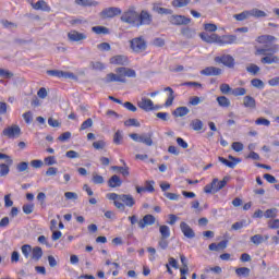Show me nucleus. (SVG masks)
Here are the masks:
<instances>
[{
    "label": "nucleus",
    "mask_w": 279,
    "mask_h": 279,
    "mask_svg": "<svg viewBox=\"0 0 279 279\" xmlns=\"http://www.w3.org/2000/svg\"><path fill=\"white\" fill-rule=\"evenodd\" d=\"M279 50V45L268 46L263 48H256V56H265L260 59L262 64H279V57L276 56Z\"/></svg>",
    "instance_id": "1"
},
{
    "label": "nucleus",
    "mask_w": 279,
    "mask_h": 279,
    "mask_svg": "<svg viewBox=\"0 0 279 279\" xmlns=\"http://www.w3.org/2000/svg\"><path fill=\"white\" fill-rule=\"evenodd\" d=\"M120 21L136 27L138 23V12H136V7H130L126 11H124L120 17Z\"/></svg>",
    "instance_id": "2"
},
{
    "label": "nucleus",
    "mask_w": 279,
    "mask_h": 279,
    "mask_svg": "<svg viewBox=\"0 0 279 279\" xmlns=\"http://www.w3.org/2000/svg\"><path fill=\"white\" fill-rule=\"evenodd\" d=\"M130 47L134 53H143L147 49V41H145L143 36L135 37L130 40Z\"/></svg>",
    "instance_id": "3"
},
{
    "label": "nucleus",
    "mask_w": 279,
    "mask_h": 279,
    "mask_svg": "<svg viewBox=\"0 0 279 279\" xmlns=\"http://www.w3.org/2000/svg\"><path fill=\"white\" fill-rule=\"evenodd\" d=\"M129 136L132 138V141H135V143H144V145H147V147H151V145H154V140H151L154 133L142 135H138L137 133H131Z\"/></svg>",
    "instance_id": "4"
},
{
    "label": "nucleus",
    "mask_w": 279,
    "mask_h": 279,
    "mask_svg": "<svg viewBox=\"0 0 279 279\" xmlns=\"http://www.w3.org/2000/svg\"><path fill=\"white\" fill-rule=\"evenodd\" d=\"M1 160L3 161L1 163V175H8V173H10V167L14 165V160L5 154H1Z\"/></svg>",
    "instance_id": "5"
},
{
    "label": "nucleus",
    "mask_w": 279,
    "mask_h": 279,
    "mask_svg": "<svg viewBox=\"0 0 279 279\" xmlns=\"http://www.w3.org/2000/svg\"><path fill=\"white\" fill-rule=\"evenodd\" d=\"M154 17L151 14L145 10H142L138 14L136 27H141L143 25H151Z\"/></svg>",
    "instance_id": "6"
},
{
    "label": "nucleus",
    "mask_w": 279,
    "mask_h": 279,
    "mask_svg": "<svg viewBox=\"0 0 279 279\" xmlns=\"http://www.w3.org/2000/svg\"><path fill=\"white\" fill-rule=\"evenodd\" d=\"M217 64H223L228 69H234V57L231 54H222L221 57H215Z\"/></svg>",
    "instance_id": "7"
},
{
    "label": "nucleus",
    "mask_w": 279,
    "mask_h": 279,
    "mask_svg": "<svg viewBox=\"0 0 279 279\" xmlns=\"http://www.w3.org/2000/svg\"><path fill=\"white\" fill-rule=\"evenodd\" d=\"M3 136L7 138H19L21 136V128L19 125H11L3 130Z\"/></svg>",
    "instance_id": "8"
},
{
    "label": "nucleus",
    "mask_w": 279,
    "mask_h": 279,
    "mask_svg": "<svg viewBox=\"0 0 279 279\" xmlns=\"http://www.w3.org/2000/svg\"><path fill=\"white\" fill-rule=\"evenodd\" d=\"M137 106L142 110H145V112H151V110H158V106L154 107V101L145 97H143L141 101L137 102Z\"/></svg>",
    "instance_id": "9"
},
{
    "label": "nucleus",
    "mask_w": 279,
    "mask_h": 279,
    "mask_svg": "<svg viewBox=\"0 0 279 279\" xmlns=\"http://www.w3.org/2000/svg\"><path fill=\"white\" fill-rule=\"evenodd\" d=\"M168 21L171 25H189L191 23V19L184 15H170L168 16Z\"/></svg>",
    "instance_id": "10"
},
{
    "label": "nucleus",
    "mask_w": 279,
    "mask_h": 279,
    "mask_svg": "<svg viewBox=\"0 0 279 279\" xmlns=\"http://www.w3.org/2000/svg\"><path fill=\"white\" fill-rule=\"evenodd\" d=\"M121 14V9L117 7H110L101 11L100 16L102 19H114V16H119Z\"/></svg>",
    "instance_id": "11"
},
{
    "label": "nucleus",
    "mask_w": 279,
    "mask_h": 279,
    "mask_svg": "<svg viewBox=\"0 0 279 279\" xmlns=\"http://www.w3.org/2000/svg\"><path fill=\"white\" fill-rule=\"evenodd\" d=\"M155 223L156 217H154L151 214H147L138 221V228H141V230H145L147 226H154Z\"/></svg>",
    "instance_id": "12"
},
{
    "label": "nucleus",
    "mask_w": 279,
    "mask_h": 279,
    "mask_svg": "<svg viewBox=\"0 0 279 279\" xmlns=\"http://www.w3.org/2000/svg\"><path fill=\"white\" fill-rule=\"evenodd\" d=\"M199 38L202 40H204V43H207L208 45H213V44L219 45V35L218 34L213 33V34L208 35V33H201Z\"/></svg>",
    "instance_id": "13"
},
{
    "label": "nucleus",
    "mask_w": 279,
    "mask_h": 279,
    "mask_svg": "<svg viewBox=\"0 0 279 279\" xmlns=\"http://www.w3.org/2000/svg\"><path fill=\"white\" fill-rule=\"evenodd\" d=\"M228 158L229 160L223 157H219L218 160L219 162H222V165H226V167H229V169H234V167L241 162V158L233 157L232 155H229Z\"/></svg>",
    "instance_id": "14"
},
{
    "label": "nucleus",
    "mask_w": 279,
    "mask_h": 279,
    "mask_svg": "<svg viewBox=\"0 0 279 279\" xmlns=\"http://www.w3.org/2000/svg\"><path fill=\"white\" fill-rule=\"evenodd\" d=\"M180 229L186 239H195V231L193 230V228H191V226H189V223L182 221L180 223Z\"/></svg>",
    "instance_id": "15"
},
{
    "label": "nucleus",
    "mask_w": 279,
    "mask_h": 279,
    "mask_svg": "<svg viewBox=\"0 0 279 279\" xmlns=\"http://www.w3.org/2000/svg\"><path fill=\"white\" fill-rule=\"evenodd\" d=\"M106 84H110V82H121L122 84H125L126 80L123 77L122 73H109L105 77Z\"/></svg>",
    "instance_id": "16"
},
{
    "label": "nucleus",
    "mask_w": 279,
    "mask_h": 279,
    "mask_svg": "<svg viewBox=\"0 0 279 279\" xmlns=\"http://www.w3.org/2000/svg\"><path fill=\"white\" fill-rule=\"evenodd\" d=\"M68 38L71 43H80V40H86L87 36L84 33L71 31L70 33H68Z\"/></svg>",
    "instance_id": "17"
},
{
    "label": "nucleus",
    "mask_w": 279,
    "mask_h": 279,
    "mask_svg": "<svg viewBox=\"0 0 279 279\" xmlns=\"http://www.w3.org/2000/svg\"><path fill=\"white\" fill-rule=\"evenodd\" d=\"M236 40V35L219 36L218 45H220V47H222L223 45H234Z\"/></svg>",
    "instance_id": "18"
},
{
    "label": "nucleus",
    "mask_w": 279,
    "mask_h": 279,
    "mask_svg": "<svg viewBox=\"0 0 279 279\" xmlns=\"http://www.w3.org/2000/svg\"><path fill=\"white\" fill-rule=\"evenodd\" d=\"M222 70L220 68L207 66L201 71V75L217 76L221 75Z\"/></svg>",
    "instance_id": "19"
},
{
    "label": "nucleus",
    "mask_w": 279,
    "mask_h": 279,
    "mask_svg": "<svg viewBox=\"0 0 279 279\" xmlns=\"http://www.w3.org/2000/svg\"><path fill=\"white\" fill-rule=\"evenodd\" d=\"M34 10H41L43 12H51V7L47 4L45 0H39L36 3H32Z\"/></svg>",
    "instance_id": "20"
},
{
    "label": "nucleus",
    "mask_w": 279,
    "mask_h": 279,
    "mask_svg": "<svg viewBox=\"0 0 279 279\" xmlns=\"http://www.w3.org/2000/svg\"><path fill=\"white\" fill-rule=\"evenodd\" d=\"M116 73H122V77H136V71L130 68H118L116 69Z\"/></svg>",
    "instance_id": "21"
},
{
    "label": "nucleus",
    "mask_w": 279,
    "mask_h": 279,
    "mask_svg": "<svg viewBox=\"0 0 279 279\" xmlns=\"http://www.w3.org/2000/svg\"><path fill=\"white\" fill-rule=\"evenodd\" d=\"M110 64L125 65L128 64V58L123 54H117L110 59Z\"/></svg>",
    "instance_id": "22"
},
{
    "label": "nucleus",
    "mask_w": 279,
    "mask_h": 279,
    "mask_svg": "<svg viewBox=\"0 0 279 279\" xmlns=\"http://www.w3.org/2000/svg\"><path fill=\"white\" fill-rule=\"evenodd\" d=\"M243 106L250 110H256V99L252 96H245L243 98Z\"/></svg>",
    "instance_id": "23"
},
{
    "label": "nucleus",
    "mask_w": 279,
    "mask_h": 279,
    "mask_svg": "<svg viewBox=\"0 0 279 279\" xmlns=\"http://www.w3.org/2000/svg\"><path fill=\"white\" fill-rule=\"evenodd\" d=\"M120 201L123 202L124 206H128L129 208H132V206L136 204V201H134V197L130 194H121Z\"/></svg>",
    "instance_id": "24"
},
{
    "label": "nucleus",
    "mask_w": 279,
    "mask_h": 279,
    "mask_svg": "<svg viewBox=\"0 0 279 279\" xmlns=\"http://www.w3.org/2000/svg\"><path fill=\"white\" fill-rule=\"evenodd\" d=\"M256 40L259 45H267V43H276L278 38H276L274 35H260Z\"/></svg>",
    "instance_id": "25"
},
{
    "label": "nucleus",
    "mask_w": 279,
    "mask_h": 279,
    "mask_svg": "<svg viewBox=\"0 0 279 279\" xmlns=\"http://www.w3.org/2000/svg\"><path fill=\"white\" fill-rule=\"evenodd\" d=\"M121 162L124 165V167L121 166H113L111 167L112 171H119L124 178H128L130 175V167L125 166V161L121 160Z\"/></svg>",
    "instance_id": "26"
},
{
    "label": "nucleus",
    "mask_w": 279,
    "mask_h": 279,
    "mask_svg": "<svg viewBox=\"0 0 279 279\" xmlns=\"http://www.w3.org/2000/svg\"><path fill=\"white\" fill-rule=\"evenodd\" d=\"M121 184H123V181H121V178L117 174L112 175L108 181V186H110V189H119Z\"/></svg>",
    "instance_id": "27"
},
{
    "label": "nucleus",
    "mask_w": 279,
    "mask_h": 279,
    "mask_svg": "<svg viewBox=\"0 0 279 279\" xmlns=\"http://www.w3.org/2000/svg\"><path fill=\"white\" fill-rule=\"evenodd\" d=\"M163 90L166 93H169L168 98L165 102L166 108H169V107L173 106V100L175 99V95H174L173 88H171V87H166Z\"/></svg>",
    "instance_id": "28"
},
{
    "label": "nucleus",
    "mask_w": 279,
    "mask_h": 279,
    "mask_svg": "<svg viewBox=\"0 0 279 279\" xmlns=\"http://www.w3.org/2000/svg\"><path fill=\"white\" fill-rule=\"evenodd\" d=\"M230 182V177H223L221 181L217 179V183L214 185L215 193H219L221 189H225V186Z\"/></svg>",
    "instance_id": "29"
},
{
    "label": "nucleus",
    "mask_w": 279,
    "mask_h": 279,
    "mask_svg": "<svg viewBox=\"0 0 279 279\" xmlns=\"http://www.w3.org/2000/svg\"><path fill=\"white\" fill-rule=\"evenodd\" d=\"M12 77H14V73H12L10 70H1V84L8 86V81L5 80H12Z\"/></svg>",
    "instance_id": "30"
},
{
    "label": "nucleus",
    "mask_w": 279,
    "mask_h": 279,
    "mask_svg": "<svg viewBox=\"0 0 279 279\" xmlns=\"http://www.w3.org/2000/svg\"><path fill=\"white\" fill-rule=\"evenodd\" d=\"M31 252L33 260L38 262L43 258V248L40 246L33 247Z\"/></svg>",
    "instance_id": "31"
},
{
    "label": "nucleus",
    "mask_w": 279,
    "mask_h": 279,
    "mask_svg": "<svg viewBox=\"0 0 279 279\" xmlns=\"http://www.w3.org/2000/svg\"><path fill=\"white\" fill-rule=\"evenodd\" d=\"M153 12H157V14H173V10L161 8L157 3L153 4Z\"/></svg>",
    "instance_id": "32"
},
{
    "label": "nucleus",
    "mask_w": 279,
    "mask_h": 279,
    "mask_svg": "<svg viewBox=\"0 0 279 279\" xmlns=\"http://www.w3.org/2000/svg\"><path fill=\"white\" fill-rule=\"evenodd\" d=\"M76 5H82L83 8H90L95 5H99V2L94 0H75Z\"/></svg>",
    "instance_id": "33"
},
{
    "label": "nucleus",
    "mask_w": 279,
    "mask_h": 279,
    "mask_svg": "<svg viewBox=\"0 0 279 279\" xmlns=\"http://www.w3.org/2000/svg\"><path fill=\"white\" fill-rule=\"evenodd\" d=\"M159 232L161 234V239H169V236H171V229L169 226L161 225L159 227Z\"/></svg>",
    "instance_id": "34"
},
{
    "label": "nucleus",
    "mask_w": 279,
    "mask_h": 279,
    "mask_svg": "<svg viewBox=\"0 0 279 279\" xmlns=\"http://www.w3.org/2000/svg\"><path fill=\"white\" fill-rule=\"evenodd\" d=\"M181 34L184 36V38H193L196 36L197 32L191 27H184L181 29Z\"/></svg>",
    "instance_id": "35"
},
{
    "label": "nucleus",
    "mask_w": 279,
    "mask_h": 279,
    "mask_svg": "<svg viewBox=\"0 0 279 279\" xmlns=\"http://www.w3.org/2000/svg\"><path fill=\"white\" fill-rule=\"evenodd\" d=\"M189 112H190L189 107H179L172 112V114L174 117H186Z\"/></svg>",
    "instance_id": "36"
},
{
    "label": "nucleus",
    "mask_w": 279,
    "mask_h": 279,
    "mask_svg": "<svg viewBox=\"0 0 279 279\" xmlns=\"http://www.w3.org/2000/svg\"><path fill=\"white\" fill-rule=\"evenodd\" d=\"M218 101V105L220 106V108H230V99L226 96H219L216 99Z\"/></svg>",
    "instance_id": "37"
},
{
    "label": "nucleus",
    "mask_w": 279,
    "mask_h": 279,
    "mask_svg": "<svg viewBox=\"0 0 279 279\" xmlns=\"http://www.w3.org/2000/svg\"><path fill=\"white\" fill-rule=\"evenodd\" d=\"M190 125H191L192 130H194L195 132H199V130H203V128H204V122H202V120H199V119H194V120H192Z\"/></svg>",
    "instance_id": "38"
},
{
    "label": "nucleus",
    "mask_w": 279,
    "mask_h": 279,
    "mask_svg": "<svg viewBox=\"0 0 279 279\" xmlns=\"http://www.w3.org/2000/svg\"><path fill=\"white\" fill-rule=\"evenodd\" d=\"M69 23L72 25V27H77V25H84V23H88V21H86L84 17H72Z\"/></svg>",
    "instance_id": "39"
},
{
    "label": "nucleus",
    "mask_w": 279,
    "mask_h": 279,
    "mask_svg": "<svg viewBox=\"0 0 279 279\" xmlns=\"http://www.w3.org/2000/svg\"><path fill=\"white\" fill-rule=\"evenodd\" d=\"M266 219H276L278 217V208H270L264 213Z\"/></svg>",
    "instance_id": "40"
},
{
    "label": "nucleus",
    "mask_w": 279,
    "mask_h": 279,
    "mask_svg": "<svg viewBox=\"0 0 279 279\" xmlns=\"http://www.w3.org/2000/svg\"><path fill=\"white\" fill-rule=\"evenodd\" d=\"M235 274L236 276H239L240 278H247V276H250V268L247 267H240L235 269Z\"/></svg>",
    "instance_id": "41"
},
{
    "label": "nucleus",
    "mask_w": 279,
    "mask_h": 279,
    "mask_svg": "<svg viewBox=\"0 0 279 279\" xmlns=\"http://www.w3.org/2000/svg\"><path fill=\"white\" fill-rule=\"evenodd\" d=\"M250 12H251V16H254L255 19H265V16H267V13L259 9H253V10H250Z\"/></svg>",
    "instance_id": "42"
},
{
    "label": "nucleus",
    "mask_w": 279,
    "mask_h": 279,
    "mask_svg": "<svg viewBox=\"0 0 279 279\" xmlns=\"http://www.w3.org/2000/svg\"><path fill=\"white\" fill-rule=\"evenodd\" d=\"M250 16H252L251 11H243L242 13L234 14L233 19H235V21H245L250 19Z\"/></svg>",
    "instance_id": "43"
},
{
    "label": "nucleus",
    "mask_w": 279,
    "mask_h": 279,
    "mask_svg": "<svg viewBox=\"0 0 279 279\" xmlns=\"http://www.w3.org/2000/svg\"><path fill=\"white\" fill-rule=\"evenodd\" d=\"M114 145H121L123 143V131L118 130L113 135Z\"/></svg>",
    "instance_id": "44"
},
{
    "label": "nucleus",
    "mask_w": 279,
    "mask_h": 279,
    "mask_svg": "<svg viewBox=\"0 0 279 279\" xmlns=\"http://www.w3.org/2000/svg\"><path fill=\"white\" fill-rule=\"evenodd\" d=\"M251 85L254 88H258L259 90H263V88H265V82H263V80H260V78H253L251 81Z\"/></svg>",
    "instance_id": "45"
},
{
    "label": "nucleus",
    "mask_w": 279,
    "mask_h": 279,
    "mask_svg": "<svg viewBox=\"0 0 279 279\" xmlns=\"http://www.w3.org/2000/svg\"><path fill=\"white\" fill-rule=\"evenodd\" d=\"M231 95L234 97H243V95H247V89L244 87H238L231 90Z\"/></svg>",
    "instance_id": "46"
},
{
    "label": "nucleus",
    "mask_w": 279,
    "mask_h": 279,
    "mask_svg": "<svg viewBox=\"0 0 279 279\" xmlns=\"http://www.w3.org/2000/svg\"><path fill=\"white\" fill-rule=\"evenodd\" d=\"M191 3V0H173V8H186Z\"/></svg>",
    "instance_id": "47"
},
{
    "label": "nucleus",
    "mask_w": 279,
    "mask_h": 279,
    "mask_svg": "<svg viewBox=\"0 0 279 279\" xmlns=\"http://www.w3.org/2000/svg\"><path fill=\"white\" fill-rule=\"evenodd\" d=\"M126 128H141V122L138 120L131 118L124 122Z\"/></svg>",
    "instance_id": "48"
},
{
    "label": "nucleus",
    "mask_w": 279,
    "mask_h": 279,
    "mask_svg": "<svg viewBox=\"0 0 279 279\" xmlns=\"http://www.w3.org/2000/svg\"><path fill=\"white\" fill-rule=\"evenodd\" d=\"M92 32H94V34H110L108 27L105 26H94L92 27Z\"/></svg>",
    "instance_id": "49"
},
{
    "label": "nucleus",
    "mask_w": 279,
    "mask_h": 279,
    "mask_svg": "<svg viewBox=\"0 0 279 279\" xmlns=\"http://www.w3.org/2000/svg\"><path fill=\"white\" fill-rule=\"evenodd\" d=\"M89 66H92L94 71H104V69H106V65L99 61H92Z\"/></svg>",
    "instance_id": "50"
},
{
    "label": "nucleus",
    "mask_w": 279,
    "mask_h": 279,
    "mask_svg": "<svg viewBox=\"0 0 279 279\" xmlns=\"http://www.w3.org/2000/svg\"><path fill=\"white\" fill-rule=\"evenodd\" d=\"M32 245L29 244H24L21 247L22 254L26 257L29 258V254H32Z\"/></svg>",
    "instance_id": "51"
},
{
    "label": "nucleus",
    "mask_w": 279,
    "mask_h": 279,
    "mask_svg": "<svg viewBox=\"0 0 279 279\" xmlns=\"http://www.w3.org/2000/svg\"><path fill=\"white\" fill-rule=\"evenodd\" d=\"M215 184H217V179H214L210 184L205 185L204 192L205 193H216Z\"/></svg>",
    "instance_id": "52"
},
{
    "label": "nucleus",
    "mask_w": 279,
    "mask_h": 279,
    "mask_svg": "<svg viewBox=\"0 0 279 279\" xmlns=\"http://www.w3.org/2000/svg\"><path fill=\"white\" fill-rule=\"evenodd\" d=\"M251 241L254 243V245H260V243L265 241V238L262 234H255L251 236Z\"/></svg>",
    "instance_id": "53"
},
{
    "label": "nucleus",
    "mask_w": 279,
    "mask_h": 279,
    "mask_svg": "<svg viewBox=\"0 0 279 279\" xmlns=\"http://www.w3.org/2000/svg\"><path fill=\"white\" fill-rule=\"evenodd\" d=\"M247 73H252V75H257L260 71V68L254 63L246 68Z\"/></svg>",
    "instance_id": "54"
},
{
    "label": "nucleus",
    "mask_w": 279,
    "mask_h": 279,
    "mask_svg": "<svg viewBox=\"0 0 279 279\" xmlns=\"http://www.w3.org/2000/svg\"><path fill=\"white\" fill-rule=\"evenodd\" d=\"M88 128H93V119L88 118L87 120H85L80 128V131H84V130H88Z\"/></svg>",
    "instance_id": "55"
},
{
    "label": "nucleus",
    "mask_w": 279,
    "mask_h": 279,
    "mask_svg": "<svg viewBox=\"0 0 279 279\" xmlns=\"http://www.w3.org/2000/svg\"><path fill=\"white\" fill-rule=\"evenodd\" d=\"M255 125H265L266 128H269V125H271V122L268 119L265 118H258L255 121Z\"/></svg>",
    "instance_id": "56"
},
{
    "label": "nucleus",
    "mask_w": 279,
    "mask_h": 279,
    "mask_svg": "<svg viewBox=\"0 0 279 279\" xmlns=\"http://www.w3.org/2000/svg\"><path fill=\"white\" fill-rule=\"evenodd\" d=\"M204 99H201L198 96L190 97L189 105L190 106H199Z\"/></svg>",
    "instance_id": "57"
},
{
    "label": "nucleus",
    "mask_w": 279,
    "mask_h": 279,
    "mask_svg": "<svg viewBox=\"0 0 279 279\" xmlns=\"http://www.w3.org/2000/svg\"><path fill=\"white\" fill-rule=\"evenodd\" d=\"M44 162L47 167H51L52 165H58V160H56V157L49 156L44 159Z\"/></svg>",
    "instance_id": "58"
},
{
    "label": "nucleus",
    "mask_w": 279,
    "mask_h": 279,
    "mask_svg": "<svg viewBox=\"0 0 279 279\" xmlns=\"http://www.w3.org/2000/svg\"><path fill=\"white\" fill-rule=\"evenodd\" d=\"M220 93H222V95H229V93H232V87H230L229 84H221L220 85Z\"/></svg>",
    "instance_id": "59"
},
{
    "label": "nucleus",
    "mask_w": 279,
    "mask_h": 279,
    "mask_svg": "<svg viewBox=\"0 0 279 279\" xmlns=\"http://www.w3.org/2000/svg\"><path fill=\"white\" fill-rule=\"evenodd\" d=\"M231 147H232L233 151H243V149H244L243 143H241V142H233Z\"/></svg>",
    "instance_id": "60"
},
{
    "label": "nucleus",
    "mask_w": 279,
    "mask_h": 279,
    "mask_svg": "<svg viewBox=\"0 0 279 279\" xmlns=\"http://www.w3.org/2000/svg\"><path fill=\"white\" fill-rule=\"evenodd\" d=\"M94 149H104L106 147V141L100 140L93 143Z\"/></svg>",
    "instance_id": "61"
},
{
    "label": "nucleus",
    "mask_w": 279,
    "mask_h": 279,
    "mask_svg": "<svg viewBox=\"0 0 279 279\" xmlns=\"http://www.w3.org/2000/svg\"><path fill=\"white\" fill-rule=\"evenodd\" d=\"M268 228H270V230H278L279 219L269 220L268 221Z\"/></svg>",
    "instance_id": "62"
},
{
    "label": "nucleus",
    "mask_w": 279,
    "mask_h": 279,
    "mask_svg": "<svg viewBox=\"0 0 279 279\" xmlns=\"http://www.w3.org/2000/svg\"><path fill=\"white\" fill-rule=\"evenodd\" d=\"M93 182L94 184H104V177L97 174V173H94L93 174Z\"/></svg>",
    "instance_id": "63"
},
{
    "label": "nucleus",
    "mask_w": 279,
    "mask_h": 279,
    "mask_svg": "<svg viewBox=\"0 0 279 279\" xmlns=\"http://www.w3.org/2000/svg\"><path fill=\"white\" fill-rule=\"evenodd\" d=\"M268 84L272 87L279 86V76H275L268 80Z\"/></svg>",
    "instance_id": "64"
}]
</instances>
